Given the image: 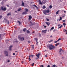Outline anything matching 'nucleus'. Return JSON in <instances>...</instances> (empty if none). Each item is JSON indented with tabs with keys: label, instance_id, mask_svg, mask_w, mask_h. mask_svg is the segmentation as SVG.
<instances>
[{
	"label": "nucleus",
	"instance_id": "nucleus-2",
	"mask_svg": "<svg viewBox=\"0 0 67 67\" xmlns=\"http://www.w3.org/2000/svg\"><path fill=\"white\" fill-rule=\"evenodd\" d=\"M18 38L21 41H22L23 40H24V38L23 37H21L20 36H19L18 37Z\"/></svg>",
	"mask_w": 67,
	"mask_h": 67
},
{
	"label": "nucleus",
	"instance_id": "nucleus-36",
	"mask_svg": "<svg viewBox=\"0 0 67 67\" xmlns=\"http://www.w3.org/2000/svg\"><path fill=\"white\" fill-rule=\"evenodd\" d=\"M47 21H49V20L47 18Z\"/></svg>",
	"mask_w": 67,
	"mask_h": 67
},
{
	"label": "nucleus",
	"instance_id": "nucleus-18",
	"mask_svg": "<svg viewBox=\"0 0 67 67\" xmlns=\"http://www.w3.org/2000/svg\"><path fill=\"white\" fill-rule=\"evenodd\" d=\"M46 23L47 24V25L48 26H49V24H50L48 23V22H46Z\"/></svg>",
	"mask_w": 67,
	"mask_h": 67
},
{
	"label": "nucleus",
	"instance_id": "nucleus-51",
	"mask_svg": "<svg viewBox=\"0 0 67 67\" xmlns=\"http://www.w3.org/2000/svg\"><path fill=\"white\" fill-rule=\"evenodd\" d=\"M8 62V63H9V62H10V60H8L7 61Z\"/></svg>",
	"mask_w": 67,
	"mask_h": 67
},
{
	"label": "nucleus",
	"instance_id": "nucleus-20",
	"mask_svg": "<svg viewBox=\"0 0 67 67\" xmlns=\"http://www.w3.org/2000/svg\"><path fill=\"white\" fill-rule=\"evenodd\" d=\"M34 7H35L36 8H37H37H38V7H37V6H36V5L35 4L34 5Z\"/></svg>",
	"mask_w": 67,
	"mask_h": 67
},
{
	"label": "nucleus",
	"instance_id": "nucleus-22",
	"mask_svg": "<svg viewBox=\"0 0 67 67\" xmlns=\"http://www.w3.org/2000/svg\"><path fill=\"white\" fill-rule=\"evenodd\" d=\"M26 30V28H25L23 29V31H24V32H25Z\"/></svg>",
	"mask_w": 67,
	"mask_h": 67
},
{
	"label": "nucleus",
	"instance_id": "nucleus-58",
	"mask_svg": "<svg viewBox=\"0 0 67 67\" xmlns=\"http://www.w3.org/2000/svg\"><path fill=\"white\" fill-rule=\"evenodd\" d=\"M64 13H66V11H64Z\"/></svg>",
	"mask_w": 67,
	"mask_h": 67
},
{
	"label": "nucleus",
	"instance_id": "nucleus-9",
	"mask_svg": "<svg viewBox=\"0 0 67 67\" xmlns=\"http://www.w3.org/2000/svg\"><path fill=\"white\" fill-rule=\"evenodd\" d=\"M9 51H12V49H11V48H12V46H10L9 47Z\"/></svg>",
	"mask_w": 67,
	"mask_h": 67
},
{
	"label": "nucleus",
	"instance_id": "nucleus-33",
	"mask_svg": "<svg viewBox=\"0 0 67 67\" xmlns=\"http://www.w3.org/2000/svg\"><path fill=\"white\" fill-rule=\"evenodd\" d=\"M63 24L64 26H65V25H66V24L65 23H64Z\"/></svg>",
	"mask_w": 67,
	"mask_h": 67
},
{
	"label": "nucleus",
	"instance_id": "nucleus-63",
	"mask_svg": "<svg viewBox=\"0 0 67 67\" xmlns=\"http://www.w3.org/2000/svg\"><path fill=\"white\" fill-rule=\"evenodd\" d=\"M31 56H30V55H29V58H30V57Z\"/></svg>",
	"mask_w": 67,
	"mask_h": 67
},
{
	"label": "nucleus",
	"instance_id": "nucleus-47",
	"mask_svg": "<svg viewBox=\"0 0 67 67\" xmlns=\"http://www.w3.org/2000/svg\"><path fill=\"white\" fill-rule=\"evenodd\" d=\"M60 24H59V25H58V26H60Z\"/></svg>",
	"mask_w": 67,
	"mask_h": 67
},
{
	"label": "nucleus",
	"instance_id": "nucleus-40",
	"mask_svg": "<svg viewBox=\"0 0 67 67\" xmlns=\"http://www.w3.org/2000/svg\"><path fill=\"white\" fill-rule=\"evenodd\" d=\"M58 42V41H57H57H55V43H57V42Z\"/></svg>",
	"mask_w": 67,
	"mask_h": 67
},
{
	"label": "nucleus",
	"instance_id": "nucleus-3",
	"mask_svg": "<svg viewBox=\"0 0 67 67\" xmlns=\"http://www.w3.org/2000/svg\"><path fill=\"white\" fill-rule=\"evenodd\" d=\"M4 53L5 54H6L5 55V56H7L8 55V52H7V51H4Z\"/></svg>",
	"mask_w": 67,
	"mask_h": 67
},
{
	"label": "nucleus",
	"instance_id": "nucleus-49",
	"mask_svg": "<svg viewBox=\"0 0 67 67\" xmlns=\"http://www.w3.org/2000/svg\"><path fill=\"white\" fill-rule=\"evenodd\" d=\"M8 24H9V21H8L7 22Z\"/></svg>",
	"mask_w": 67,
	"mask_h": 67
},
{
	"label": "nucleus",
	"instance_id": "nucleus-17",
	"mask_svg": "<svg viewBox=\"0 0 67 67\" xmlns=\"http://www.w3.org/2000/svg\"><path fill=\"white\" fill-rule=\"evenodd\" d=\"M21 10V8H20L18 9V11H20Z\"/></svg>",
	"mask_w": 67,
	"mask_h": 67
},
{
	"label": "nucleus",
	"instance_id": "nucleus-29",
	"mask_svg": "<svg viewBox=\"0 0 67 67\" xmlns=\"http://www.w3.org/2000/svg\"><path fill=\"white\" fill-rule=\"evenodd\" d=\"M58 12H59V11H58L57 12H56V13L57 14H58Z\"/></svg>",
	"mask_w": 67,
	"mask_h": 67
},
{
	"label": "nucleus",
	"instance_id": "nucleus-13",
	"mask_svg": "<svg viewBox=\"0 0 67 67\" xmlns=\"http://www.w3.org/2000/svg\"><path fill=\"white\" fill-rule=\"evenodd\" d=\"M25 12H26L27 13V12H28V11H29V10L28 9H27L26 8L25 9Z\"/></svg>",
	"mask_w": 67,
	"mask_h": 67
},
{
	"label": "nucleus",
	"instance_id": "nucleus-55",
	"mask_svg": "<svg viewBox=\"0 0 67 67\" xmlns=\"http://www.w3.org/2000/svg\"><path fill=\"white\" fill-rule=\"evenodd\" d=\"M51 41H52V40H51L50 41H49L48 42H49V43H50Z\"/></svg>",
	"mask_w": 67,
	"mask_h": 67
},
{
	"label": "nucleus",
	"instance_id": "nucleus-14",
	"mask_svg": "<svg viewBox=\"0 0 67 67\" xmlns=\"http://www.w3.org/2000/svg\"><path fill=\"white\" fill-rule=\"evenodd\" d=\"M22 4H21V6H24V3L23 2V1H22Z\"/></svg>",
	"mask_w": 67,
	"mask_h": 67
},
{
	"label": "nucleus",
	"instance_id": "nucleus-50",
	"mask_svg": "<svg viewBox=\"0 0 67 67\" xmlns=\"http://www.w3.org/2000/svg\"><path fill=\"white\" fill-rule=\"evenodd\" d=\"M6 5L8 7H9V6L8 5Z\"/></svg>",
	"mask_w": 67,
	"mask_h": 67
},
{
	"label": "nucleus",
	"instance_id": "nucleus-21",
	"mask_svg": "<svg viewBox=\"0 0 67 67\" xmlns=\"http://www.w3.org/2000/svg\"><path fill=\"white\" fill-rule=\"evenodd\" d=\"M32 46V48L33 49H34V45L32 46Z\"/></svg>",
	"mask_w": 67,
	"mask_h": 67
},
{
	"label": "nucleus",
	"instance_id": "nucleus-57",
	"mask_svg": "<svg viewBox=\"0 0 67 67\" xmlns=\"http://www.w3.org/2000/svg\"><path fill=\"white\" fill-rule=\"evenodd\" d=\"M38 59V58H36V59Z\"/></svg>",
	"mask_w": 67,
	"mask_h": 67
},
{
	"label": "nucleus",
	"instance_id": "nucleus-44",
	"mask_svg": "<svg viewBox=\"0 0 67 67\" xmlns=\"http://www.w3.org/2000/svg\"><path fill=\"white\" fill-rule=\"evenodd\" d=\"M56 31V30H55V29H54L53 30V32H55V31Z\"/></svg>",
	"mask_w": 67,
	"mask_h": 67
},
{
	"label": "nucleus",
	"instance_id": "nucleus-1",
	"mask_svg": "<svg viewBox=\"0 0 67 67\" xmlns=\"http://www.w3.org/2000/svg\"><path fill=\"white\" fill-rule=\"evenodd\" d=\"M48 47L50 50H52L55 48V47L53 46L52 44H50L48 46Z\"/></svg>",
	"mask_w": 67,
	"mask_h": 67
},
{
	"label": "nucleus",
	"instance_id": "nucleus-7",
	"mask_svg": "<svg viewBox=\"0 0 67 67\" xmlns=\"http://www.w3.org/2000/svg\"><path fill=\"white\" fill-rule=\"evenodd\" d=\"M32 18V16H31L30 15L29 16V21H30V20H31Z\"/></svg>",
	"mask_w": 67,
	"mask_h": 67
},
{
	"label": "nucleus",
	"instance_id": "nucleus-45",
	"mask_svg": "<svg viewBox=\"0 0 67 67\" xmlns=\"http://www.w3.org/2000/svg\"><path fill=\"white\" fill-rule=\"evenodd\" d=\"M13 55H15V53H13Z\"/></svg>",
	"mask_w": 67,
	"mask_h": 67
},
{
	"label": "nucleus",
	"instance_id": "nucleus-32",
	"mask_svg": "<svg viewBox=\"0 0 67 67\" xmlns=\"http://www.w3.org/2000/svg\"><path fill=\"white\" fill-rule=\"evenodd\" d=\"M18 22L19 23V25H20L21 24V22L20 21H18Z\"/></svg>",
	"mask_w": 67,
	"mask_h": 67
},
{
	"label": "nucleus",
	"instance_id": "nucleus-27",
	"mask_svg": "<svg viewBox=\"0 0 67 67\" xmlns=\"http://www.w3.org/2000/svg\"><path fill=\"white\" fill-rule=\"evenodd\" d=\"M52 67H57V66L56 67V65L54 64L53 65V66H52Z\"/></svg>",
	"mask_w": 67,
	"mask_h": 67
},
{
	"label": "nucleus",
	"instance_id": "nucleus-5",
	"mask_svg": "<svg viewBox=\"0 0 67 67\" xmlns=\"http://www.w3.org/2000/svg\"><path fill=\"white\" fill-rule=\"evenodd\" d=\"M41 55V54L40 53H38L36 55V56L38 57V58H39L40 57V56Z\"/></svg>",
	"mask_w": 67,
	"mask_h": 67
},
{
	"label": "nucleus",
	"instance_id": "nucleus-6",
	"mask_svg": "<svg viewBox=\"0 0 67 67\" xmlns=\"http://www.w3.org/2000/svg\"><path fill=\"white\" fill-rule=\"evenodd\" d=\"M42 33H46V32H47V30H42Z\"/></svg>",
	"mask_w": 67,
	"mask_h": 67
},
{
	"label": "nucleus",
	"instance_id": "nucleus-53",
	"mask_svg": "<svg viewBox=\"0 0 67 67\" xmlns=\"http://www.w3.org/2000/svg\"><path fill=\"white\" fill-rule=\"evenodd\" d=\"M44 28H46V26H44Z\"/></svg>",
	"mask_w": 67,
	"mask_h": 67
},
{
	"label": "nucleus",
	"instance_id": "nucleus-26",
	"mask_svg": "<svg viewBox=\"0 0 67 67\" xmlns=\"http://www.w3.org/2000/svg\"><path fill=\"white\" fill-rule=\"evenodd\" d=\"M27 33H30V32L29 31L27 30Z\"/></svg>",
	"mask_w": 67,
	"mask_h": 67
},
{
	"label": "nucleus",
	"instance_id": "nucleus-35",
	"mask_svg": "<svg viewBox=\"0 0 67 67\" xmlns=\"http://www.w3.org/2000/svg\"><path fill=\"white\" fill-rule=\"evenodd\" d=\"M63 31H64V32H67V30H64Z\"/></svg>",
	"mask_w": 67,
	"mask_h": 67
},
{
	"label": "nucleus",
	"instance_id": "nucleus-38",
	"mask_svg": "<svg viewBox=\"0 0 67 67\" xmlns=\"http://www.w3.org/2000/svg\"><path fill=\"white\" fill-rule=\"evenodd\" d=\"M34 39L35 40H36V41H37V38H34Z\"/></svg>",
	"mask_w": 67,
	"mask_h": 67
},
{
	"label": "nucleus",
	"instance_id": "nucleus-12",
	"mask_svg": "<svg viewBox=\"0 0 67 67\" xmlns=\"http://www.w3.org/2000/svg\"><path fill=\"white\" fill-rule=\"evenodd\" d=\"M46 12H47V13H49L50 11L49 9H47L46 10Z\"/></svg>",
	"mask_w": 67,
	"mask_h": 67
},
{
	"label": "nucleus",
	"instance_id": "nucleus-56",
	"mask_svg": "<svg viewBox=\"0 0 67 67\" xmlns=\"http://www.w3.org/2000/svg\"><path fill=\"white\" fill-rule=\"evenodd\" d=\"M1 34H0V38H1Z\"/></svg>",
	"mask_w": 67,
	"mask_h": 67
},
{
	"label": "nucleus",
	"instance_id": "nucleus-16",
	"mask_svg": "<svg viewBox=\"0 0 67 67\" xmlns=\"http://www.w3.org/2000/svg\"><path fill=\"white\" fill-rule=\"evenodd\" d=\"M46 8V6H45V5H44L42 7V9H45Z\"/></svg>",
	"mask_w": 67,
	"mask_h": 67
},
{
	"label": "nucleus",
	"instance_id": "nucleus-31",
	"mask_svg": "<svg viewBox=\"0 0 67 67\" xmlns=\"http://www.w3.org/2000/svg\"><path fill=\"white\" fill-rule=\"evenodd\" d=\"M47 1H45L44 2H43V3L44 4H45V3H46Z\"/></svg>",
	"mask_w": 67,
	"mask_h": 67
},
{
	"label": "nucleus",
	"instance_id": "nucleus-61",
	"mask_svg": "<svg viewBox=\"0 0 67 67\" xmlns=\"http://www.w3.org/2000/svg\"><path fill=\"white\" fill-rule=\"evenodd\" d=\"M66 34H67V32H66Z\"/></svg>",
	"mask_w": 67,
	"mask_h": 67
},
{
	"label": "nucleus",
	"instance_id": "nucleus-62",
	"mask_svg": "<svg viewBox=\"0 0 67 67\" xmlns=\"http://www.w3.org/2000/svg\"><path fill=\"white\" fill-rule=\"evenodd\" d=\"M45 56L46 57H47V55H45Z\"/></svg>",
	"mask_w": 67,
	"mask_h": 67
},
{
	"label": "nucleus",
	"instance_id": "nucleus-28",
	"mask_svg": "<svg viewBox=\"0 0 67 67\" xmlns=\"http://www.w3.org/2000/svg\"><path fill=\"white\" fill-rule=\"evenodd\" d=\"M62 20V17H60V19L59 20V21H60Z\"/></svg>",
	"mask_w": 67,
	"mask_h": 67
},
{
	"label": "nucleus",
	"instance_id": "nucleus-59",
	"mask_svg": "<svg viewBox=\"0 0 67 67\" xmlns=\"http://www.w3.org/2000/svg\"><path fill=\"white\" fill-rule=\"evenodd\" d=\"M50 37H53V36H52V35Z\"/></svg>",
	"mask_w": 67,
	"mask_h": 67
},
{
	"label": "nucleus",
	"instance_id": "nucleus-23",
	"mask_svg": "<svg viewBox=\"0 0 67 67\" xmlns=\"http://www.w3.org/2000/svg\"><path fill=\"white\" fill-rule=\"evenodd\" d=\"M62 51H63V50L62 49L60 48V51H59V52H61Z\"/></svg>",
	"mask_w": 67,
	"mask_h": 67
},
{
	"label": "nucleus",
	"instance_id": "nucleus-34",
	"mask_svg": "<svg viewBox=\"0 0 67 67\" xmlns=\"http://www.w3.org/2000/svg\"><path fill=\"white\" fill-rule=\"evenodd\" d=\"M62 40V39L60 38H59L58 40H57V41H59V40Z\"/></svg>",
	"mask_w": 67,
	"mask_h": 67
},
{
	"label": "nucleus",
	"instance_id": "nucleus-4",
	"mask_svg": "<svg viewBox=\"0 0 67 67\" xmlns=\"http://www.w3.org/2000/svg\"><path fill=\"white\" fill-rule=\"evenodd\" d=\"M1 9L2 10H3V11H5V10H7V8H3V7H1Z\"/></svg>",
	"mask_w": 67,
	"mask_h": 67
},
{
	"label": "nucleus",
	"instance_id": "nucleus-30",
	"mask_svg": "<svg viewBox=\"0 0 67 67\" xmlns=\"http://www.w3.org/2000/svg\"><path fill=\"white\" fill-rule=\"evenodd\" d=\"M49 9H52V5H50L49 6Z\"/></svg>",
	"mask_w": 67,
	"mask_h": 67
},
{
	"label": "nucleus",
	"instance_id": "nucleus-37",
	"mask_svg": "<svg viewBox=\"0 0 67 67\" xmlns=\"http://www.w3.org/2000/svg\"><path fill=\"white\" fill-rule=\"evenodd\" d=\"M29 61H30V60H31V59H30V58H29Z\"/></svg>",
	"mask_w": 67,
	"mask_h": 67
},
{
	"label": "nucleus",
	"instance_id": "nucleus-15",
	"mask_svg": "<svg viewBox=\"0 0 67 67\" xmlns=\"http://www.w3.org/2000/svg\"><path fill=\"white\" fill-rule=\"evenodd\" d=\"M7 15H11V13H8L7 14Z\"/></svg>",
	"mask_w": 67,
	"mask_h": 67
},
{
	"label": "nucleus",
	"instance_id": "nucleus-25",
	"mask_svg": "<svg viewBox=\"0 0 67 67\" xmlns=\"http://www.w3.org/2000/svg\"><path fill=\"white\" fill-rule=\"evenodd\" d=\"M54 29V27H52L51 29L50 30V31H51V30H53Z\"/></svg>",
	"mask_w": 67,
	"mask_h": 67
},
{
	"label": "nucleus",
	"instance_id": "nucleus-43",
	"mask_svg": "<svg viewBox=\"0 0 67 67\" xmlns=\"http://www.w3.org/2000/svg\"><path fill=\"white\" fill-rule=\"evenodd\" d=\"M34 63H32V66H34Z\"/></svg>",
	"mask_w": 67,
	"mask_h": 67
},
{
	"label": "nucleus",
	"instance_id": "nucleus-42",
	"mask_svg": "<svg viewBox=\"0 0 67 67\" xmlns=\"http://www.w3.org/2000/svg\"><path fill=\"white\" fill-rule=\"evenodd\" d=\"M63 22H65V20H63Z\"/></svg>",
	"mask_w": 67,
	"mask_h": 67
},
{
	"label": "nucleus",
	"instance_id": "nucleus-60",
	"mask_svg": "<svg viewBox=\"0 0 67 67\" xmlns=\"http://www.w3.org/2000/svg\"><path fill=\"white\" fill-rule=\"evenodd\" d=\"M38 43H36V45H38Z\"/></svg>",
	"mask_w": 67,
	"mask_h": 67
},
{
	"label": "nucleus",
	"instance_id": "nucleus-46",
	"mask_svg": "<svg viewBox=\"0 0 67 67\" xmlns=\"http://www.w3.org/2000/svg\"><path fill=\"white\" fill-rule=\"evenodd\" d=\"M47 67H50V65H48L47 66Z\"/></svg>",
	"mask_w": 67,
	"mask_h": 67
},
{
	"label": "nucleus",
	"instance_id": "nucleus-24",
	"mask_svg": "<svg viewBox=\"0 0 67 67\" xmlns=\"http://www.w3.org/2000/svg\"><path fill=\"white\" fill-rule=\"evenodd\" d=\"M62 27H63V25H61L59 27H58V29H61Z\"/></svg>",
	"mask_w": 67,
	"mask_h": 67
},
{
	"label": "nucleus",
	"instance_id": "nucleus-41",
	"mask_svg": "<svg viewBox=\"0 0 67 67\" xmlns=\"http://www.w3.org/2000/svg\"><path fill=\"white\" fill-rule=\"evenodd\" d=\"M40 67H43L44 66H43V65H41L40 66Z\"/></svg>",
	"mask_w": 67,
	"mask_h": 67
},
{
	"label": "nucleus",
	"instance_id": "nucleus-48",
	"mask_svg": "<svg viewBox=\"0 0 67 67\" xmlns=\"http://www.w3.org/2000/svg\"><path fill=\"white\" fill-rule=\"evenodd\" d=\"M15 42H16V43H18V41H15Z\"/></svg>",
	"mask_w": 67,
	"mask_h": 67
},
{
	"label": "nucleus",
	"instance_id": "nucleus-10",
	"mask_svg": "<svg viewBox=\"0 0 67 67\" xmlns=\"http://www.w3.org/2000/svg\"><path fill=\"white\" fill-rule=\"evenodd\" d=\"M27 13L26 12H24L22 13V14H27Z\"/></svg>",
	"mask_w": 67,
	"mask_h": 67
},
{
	"label": "nucleus",
	"instance_id": "nucleus-64",
	"mask_svg": "<svg viewBox=\"0 0 67 67\" xmlns=\"http://www.w3.org/2000/svg\"><path fill=\"white\" fill-rule=\"evenodd\" d=\"M15 53H16V52H17V51H15Z\"/></svg>",
	"mask_w": 67,
	"mask_h": 67
},
{
	"label": "nucleus",
	"instance_id": "nucleus-8",
	"mask_svg": "<svg viewBox=\"0 0 67 67\" xmlns=\"http://www.w3.org/2000/svg\"><path fill=\"white\" fill-rule=\"evenodd\" d=\"M43 12L45 15H46V13H47V12H46V10H44L43 11Z\"/></svg>",
	"mask_w": 67,
	"mask_h": 67
},
{
	"label": "nucleus",
	"instance_id": "nucleus-19",
	"mask_svg": "<svg viewBox=\"0 0 67 67\" xmlns=\"http://www.w3.org/2000/svg\"><path fill=\"white\" fill-rule=\"evenodd\" d=\"M59 43H58L56 44H55V46H57V45H59Z\"/></svg>",
	"mask_w": 67,
	"mask_h": 67
},
{
	"label": "nucleus",
	"instance_id": "nucleus-39",
	"mask_svg": "<svg viewBox=\"0 0 67 67\" xmlns=\"http://www.w3.org/2000/svg\"><path fill=\"white\" fill-rule=\"evenodd\" d=\"M65 16H66V15H65V14H64V16H63L62 17L63 18H64V17H65Z\"/></svg>",
	"mask_w": 67,
	"mask_h": 67
},
{
	"label": "nucleus",
	"instance_id": "nucleus-52",
	"mask_svg": "<svg viewBox=\"0 0 67 67\" xmlns=\"http://www.w3.org/2000/svg\"><path fill=\"white\" fill-rule=\"evenodd\" d=\"M31 56H32V57H33L34 56V55H31Z\"/></svg>",
	"mask_w": 67,
	"mask_h": 67
},
{
	"label": "nucleus",
	"instance_id": "nucleus-54",
	"mask_svg": "<svg viewBox=\"0 0 67 67\" xmlns=\"http://www.w3.org/2000/svg\"><path fill=\"white\" fill-rule=\"evenodd\" d=\"M36 42L37 43H38V42H37V40H36Z\"/></svg>",
	"mask_w": 67,
	"mask_h": 67
},
{
	"label": "nucleus",
	"instance_id": "nucleus-11",
	"mask_svg": "<svg viewBox=\"0 0 67 67\" xmlns=\"http://www.w3.org/2000/svg\"><path fill=\"white\" fill-rule=\"evenodd\" d=\"M39 4H40L42 5L43 4V3H42V2H41V1L40 0L39 1Z\"/></svg>",
	"mask_w": 67,
	"mask_h": 67
}]
</instances>
